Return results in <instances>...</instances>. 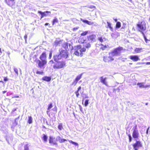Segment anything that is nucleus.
Instances as JSON below:
<instances>
[{"mask_svg":"<svg viewBox=\"0 0 150 150\" xmlns=\"http://www.w3.org/2000/svg\"><path fill=\"white\" fill-rule=\"evenodd\" d=\"M69 56V53L67 50H61L59 51V54H55L53 56V59L55 61L59 60L62 58H67Z\"/></svg>","mask_w":150,"mask_h":150,"instance_id":"f257e3e1","label":"nucleus"},{"mask_svg":"<svg viewBox=\"0 0 150 150\" xmlns=\"http://www.w3.org/2000/svg\"><path fill=\"white\" fill-rule=\"evenodd\" d=\"M136 26L137 30L142 34L144 33V32L146 31V23L143 20L141 21H139L136 24Z\"/></svg>","mask_w":150,"mask_h":150,"instance_id":"f03ea898","label":"nucleus"},{"mask_svg":"<svg viewBox=\"0 0 150 150\" xmlns=\"http://www.w3.org/2000/svg\"><path fill=\"white\" fill-rule=\"evenodd\" d=\"M86 48L84 47L82 48L81 45H77L75 49L74 54L77 56L82 57L83 54V52L86 51Z\"/></svg>","mask_w":150,"mask_h":150,"instance_id":"7ed1b4c3","label":"nucleus"},{"mask_svg":"<svg viewBox=\"0 0 150 150\" xmlns=\"http://www.w3.org/2000/svg\"><path fill=\"white\" fill-rule=\"evenodd\" d=\"M56 63L53 66V67L54 69H60L63 68L66 66V61L64 60L61 61L57 60L55 61Z\"/></svg>","mask_w":150,"mask_h":150,"instance_id":"20e7f679","label":"nucleus"},{"mask_svg":"<svg viewBox=\"0 0 150 150\" xmlns=\"http://www.w3.org/2000/svg\"><path fill=\"white\" fill-rule=\"evenodd\" d=\"M123 50V48L119 46L115 49L110 52L109 53V54H111L112 56H118L120 55L122 51Z\"/></svg>","mask_w":150,"mask_h":150,"instance_id":"39448f33","label":"nucleus"},{"mask_svg":"<svg viewBox=\"0 0 150 150\" xmlns=\"http://www.w3.org/2000/svg\"><path fill=\"white\" fill-rule=\"evenodd\" d=\"M132 131L133 137L134 139H138L139 134L137 125H135L133 127L132 129Z\"/></svg>","mask_w":150,"mask_h":150,"instance_id":"423d86ee","label":"nucleus"},{"mask_svg":"<svg viewBox=\"0 0 150 150\" xmlns=\"http://www.w3.org/2000/svg\"><path fill=\"white\" fill-rule=\"evenodd\" d=\"M79 42L81 43H83V46L86 48L88 49L90 48L91 46L90 42H86V40L83 39V38H80L79 40Z\"/></svg>","mask_w":150,"mask_h":150,"instance_id":"0eeeda50","label":"nucleus"},{"mask_svg":"<svg viewBox=\"0 0 150 150\" xmlns=\"http://www.w3.org/2000/svg\"><path fill=\"white\" fill-rule=\"evenodd\" d=\"M37 63L38 64V67L39 68H42L44 67V66L47 64V61L38 59L37 61Z\"/></svg>","mask_w":150,"mask_h":150,"instance_id":"6e6552de","label":"nucleus"},{"mask_svg":"<svg viewBox=\"0 0 150 150\" xmlns=\"http://www.w3.org/2000/svg\"><path fill=\"white\" fill-rule=\"evenodd\" d=\"M4 1L8 6L12 8H13L15 5V0H4Z\"/></svg>","mask_w":150,"mask_h":150,"instance_id":"1a4fd4ad","label":"nucleus"},{"mask_svg":"<svg viewBox=\"0 0 150 150\" xmlns=\"http://www.w3.org/2000/svg\"><path fill=\"white\" fill-rule=\"evenodd\" d=\"M49 143L53 145H57V144L55 137L52 136L49 137Z\"/></svg>","mask_w":150,"mask_h":150,"instance_id":"9d476101","label":"nucleus"},{"mask_svg":"<svg viewBox=\"0 0 150 150\" xmlns=\"http://www.w3.org/2000/svg\"><path fill=\"white\" fill-rule=\"evenodd\" d=\"M87 38L88 40L91 42H94L96 41V36L95 35L91 34L87 36Z\"/></svg>","mask_w":150,"mask_h":150,"instance_id":"9b49d317","label":"nucleus"},{"mask_svg":"<svg viewBox=\"0 0 150 150\" xmlns=\"http://www.w3.org/2000/svg\"><path fill=\"white\" fill-rule=\"evenodd\" d=\"M103 61L106 62H109L113 61L114 60V59L112 57V56H104L103 57Z\"/></svg>","mask_w":150,"mask_h":150,"instance_id":"f8f14e48","label":"nucleus"},{"mask_svg":"<svg viewBox=\"0 0 150 150\" xmlns=\"http://www.w3.org/2000/svg\"><path fill=\"white\" fill-rule=\"evenodd\" d=\"M38 13L41 15V18H42L46 16H48V13H51V12L50 11H46L44 12H42L41 11H38Z\"/></svg>","mask_w":150,"mask_h":150,"instance_id":"ddd939ff","label":"nucleus"},{"mask_svg":"<svg viewBox=\"0 0 150 150\" xmlns=\"http://www.w3.org/2000/svg\"><path fill=\"white\" fill-rule=\"evenodd\" d=\"M133 146L134 149V150H138L137 149V147H141L142 146V144L141 142L139 141H137L133 145Z\"/></svg>","mask_w":150,"mask_h":150,"instance_id":"4468645a","label":"nucleus"},{"mask_svg":"<svg viewBox=\"0 0 150 150\" xmlns=\"http://www.w3.org/2000/svg\"><path fill=\"white\" fill-rule=\"evenodd\" d=\"M83 73L79 74L77 76L75 79V80L73 82L72 84L76 85L78 81L81 78Z\"/></svg>","mask_w":150,"mask_h":150,"instance_id":"2eb2a0df","label":"nucleus"},{"mask_svg":"<svg viewBox=\"0 0 150 150\" xmlns=\"http://www.w3.org/2000/svg\"><path fill=\"white\" fill-rule=\"evenodd\" d=\"M39 58L40 60H47V54L45 52H43L40 55Z\"/></svg>","mask_w":150,"mask_h":150,"instance_id":"dca6fc26","label":"nucleus"},{"mask_svg":"<svg viewBox=\"0 0 150 150\" xmlns=\"http://www.w3.org/2000/svg\"><path fill=\"white\" fill-rule=\"evenodd\" d=\"M129 58L134 62H137L139 60V58L137 55H131Z\"/></svg>","mask_w":150,"mask_h":150,"instance_id":"f3484780","label":"nucleus"},{"mask_svg":"<svg viewBox=\"0 0 150 150\" xmlns=\"http://www.w3.org/2000/svg\"><path fill=\"white\" fill-rule=\"evenodd\" d=\"M51 77L45 76L42 78V80L43 81H45L47 82L50 81H51Z\"/></svg>","mask_w":150,"mask_h":150,"instance_id":"a211bd4d","label":"nucleus"},{"mask_svg":"<svg viewBox=\"0 0 150 150\" xmlns=\"http://www.w3.org/2000/svg\"><path fill=\"white\" fill-rule=\"evenodd\" d=\"M100 81L101 83L105 85L106 86H107L108 84L107 82H106V78H103V76H101L100 78Z\"/></svg>","mask_w":150,"mask_h":150,"instance_id":"6ab92c4d","label":"nucleus"},{"mask_svg":"<svg viewBox=\"0 0 150 150\" xmlns=\"http://www.w3.org/2000/svg\"><path fill=\"white\" fill-rule=\"evenodd\" d=\"M81 86H79L77 88V91H76L75 92V93L76 97L77 98H78L80 95L79 93V92L80 90L81 89Z\"/></svg>","mask_w":150,"mask_h":150,"instance_id":"aec40b11","label":"nucleus"},{"mask_svg":"<svg viewBox=\"0 0 150 150\" xmlns=\"http://www.w3.org/2000/svg\"><path fill=\"white\" fill-rule=\"evenodd\" d=\"M100 45L102 46L100 47V49L103 50H104L107 48L109 47V45H103V44H101Z\"/></svg>","mask_w":150,"mask_h":150,"instance_id":"412c9836","label":"nucleus"},{"mask_svg":"<svg viewBox=\"0 0 150 150\" xmlns=\"http://www.w3.org/2000/svg\"><path fill=\"white\" fill-rule=\"evenodd\" d=\"M53 107V105L52 103H50L48 106V107L47 108V114H49V112L50 110V109L51 108H52Z\"/></svg>","mask_w":150,"mask_h":150,"instance_id":"4be33fe9","label":"nucleus"},{"mask_svg":"<svg viewBox=\"0 0 150 150\" xmlns=\"http://www.w3.org/2000/svg\"><path fill=\"white\" fill-rule=\"evenodd\" d=\"M58 138L59 142L60 143H62L64 142L65 141H67V140L64 139H61L60 136H58L57 137Z\"/></svg>","mask_w":150,"mask_h":150,"instance_id":"5701e85b","label":"nucleus"},{"mask_svg":"<svg viewBox=\"0 0 150 150\" xmlns=\"http://www.w3.org/2000/svg\"><path fill=\"white\" fill-rule=\"evenodd\" d=\"M28 123L29 124H31L33 122L32 118L31 116H28Z\"/></svg>","mask_w":150,"mask_h":150,"instance_id":"b1692460","label":"nucleus"},{"mask_svg":"<svg viewBox=\"0 0 150 150\" xmlns=\"http://www.w3.org/2000/svg\"><path fill=\"white\" fill-rule=\"evenodd\" d=\"M137 85L139 86L140 88L146 87L147 86H145L143 83H137Z\"/></svg>","mask_w":150,"mask_h":150,"instance_id":"393cba45","label":"nucleus"},{"mask_svg":"<svg viewBox=\"0 0 150 150\" xmlns=\"http://www.w3.org/2000/svg\"><path fill=\"white\" fill-rule=\"evenodd\" d=\"M58 20L56 17H55L52 21V25H54L55 23H58Z\"/></svg>","mask_w":150,"mask_h":150,"instance_id":"a878e982","label":"nucleus"},{"mask_svg":"<svg viewBox=\"0 0 150 150\" xmlns=\"http://www.w3.org/2000/svg\"><path fill=\"white\" fill-rule=\"evenodd\" d=\"M142 48H136L134 50V51L137 53H139L142 51Z\"/></svg>","mask_w":150,"mask_h":150,"instance_id":"bb28decb","label":"nucleus"},{"mask_svg":"<svg viewBox=\"0 0 150 150\" xmlns=\"http://www.w3.org/2000/svg\"><path fill=\"white\" fill-rule=\"evenodd\" d=\"M42 139L44 142H46L47 141V137L46 135L44 134Z\"/></svg>","mask_w":150,"mask_h":150,"instance_id":"cd10ccee","label":"nucleus"},{"mask_svg":"<svg viewBox=\"0 0 150 150\" xmlns=\"http://www.w3.org/2000/svg\"><path fill=\"white\" fill-rule=\"evenodd\" d=\"M121 26V24L120 22H117L116 25V28H119Z\"/></svg>","mask_w":150,"mask_h":150,"instance_id":"c85d7f7f","label":"nucleus"},{"mask_svg":"<svg viewBox=\"0 0 150 150\" xmlns=\"http://www.w3.org/2000/svg\"><path fill=\"white\" fill-rule=\"evenodd\" d=\"M82 103L83 104V102L85 99L86 98H88V97L86 95L84 94L83 96H82Z\"/></svg>","mask_w":150,"mask_h":150,"instance_id":"c756f323","label":"nucleus"},{"mask_svg":"<svg viewBox=\"0 0 150 150\" xmlns=\"http://www.w3.org/2000/svg\"><path fill=\"white\" fill-rule=\"evenodd\" d=\"M98 40L101 42H103L105 40V38H103L102 37H100L98 38Z\"/></svg>","mask_w":150,"mask_h":150,"instance_id":"7c9ffc66","label":"nucleus"},{"mask_svg":"<svg viewBox=\"0 0 150 150\" xmlns=\"http://www.w3.org/2000/svg\"><path fill=\"white\" fill-rule=\"evenodd\" d=\"M62 47L64 48L65 50H67L68 47V44L66 43L63 44L62 45Z\"/></svg>","mask_w":150,"mask_h":150,"instance_id":"2f4dec72","label":"nucleus"},{"mask_svg":"<svg viewBox=\"0 0 150 150\" xmlns=\"http://www.w3.org/2000/svg\"><path fill=\"white\" fill-rule=\"evenodd\" d=\"M83 21V22L89 25H91V24H93V23L92 22H91V21H89L86 20H84Z\"/></svg>","mask_w":150,"mask_h":150,"instance_id":"473e14b6","label":"nucleus"},{"mask_svg":"<svg viewBox=\"0 0 150 150\" xmlns=\"http://www.w3.org/2000/svg\"><path fill=\"white\" fill-rule=\"evenodd\" d=\"M107 23L108 24V27H109L110 28V30L111 31H112L113 30V29L112 28L111 26V24L109 22H107Z\"/></svg>","mask_w":150,"mask_h":150,"instance_id":"72a5a7b5","label":"nucleus"},{"mask_svg":"<svg viewBox=\"0 0 150 150\" xmlns=\"http://www.w3.org/2000/svg\"><path fill=\"white\" fill-rule=\"evenodd\" d=\"M89 100L86 99L84 102V103L83 105H84L86 107L87 106L89 103Z\"/></svg>","mask_w":150,"mask_h":150,"instance_id":"f704fd0d","label":"nucleus"},{"mask_svg":"<svg viewBox=\"0 0 150 150\" xmlns=\"http://www.w3.org/2000/svg\"><path fill=\"white\" fill-rule=\"evenodd\" d=\"M58 129L61 130L63 129L62 124V123L59 124L58 126Z\"/></svg>","mask_w":150,"mask_h":150,"instance_id":"c9c22d12","label":"nucleus"},{"mask_svg":"<svg viewBox=\"0 0 150 150\" xmlns=\"http://www.w3.org/2000/svg\"><path fill=\"white\" fill-rule=\"evenodd\" d=\"M52 110L54 112L53 114L56 113L57 111V107L55 106L52 109Z\"/></svg>","mask_w":150,"mask_h":150,"instance_id":"e433bc0d","label":"nucleus"},{"mask_svg":"<svg viewBox=\"0 0 150 150\" xmlns=\"http://www.w3.org/2000/svg\"><path fill=\"white\" fill-rule=\"evenodd\" d=\"M24 150H30L28 144H25L24 146Z\"/></svg>","mask_w":150,"mask_h":150,"instance_id":"4c0bfd02","label":"nucleus"},{"mask_svg":"<svg viewBox=\"0 0 150 150\" xmlns=\"http://www.w3.org/2000/svg\"><path fill=\"white\" fill-rule=\"evenodd\" d=\"M88 33V31H85L82 32L81 34V36H85Z\"/></svg>","mask_w":150,"mask_h":150,"instance_id":"58836bf2","label":"nucleus"},{"mask_svg":"<svg viewBox=\"0 0 150 150\" xmlns=\"http://www.w3.org/2000/svg\"><path fill=\"white\" fill-rule=\"evenodd\" d=\"M69 141L70 143H71L73 144H74L75 145H78V144L75 142H73L72 140H69Z\"/></svg>","mask_w":150,"mask_h":150,"instance_id":"ea45409f","label":"nucleus"},{"mask_svg":"<svg viewBox=\"0 0 150 150\" xmlns=\"http://www.w3.org/2000/svg\"><path fill=\"white\" fill-rule=\"evenodd\" d=\"M36 73L37 74L42 75L44 73L43 71H36Z\"/></svg>","mask_w":150,"mask_h":150,"instance_id":"a19ab883","label":"nucleus"},{"mask_svg":"<svg viewBox=\"0 0 150 150\" xmlns=\"http://www.w3.org/2000/svg\"><path fill=\"white\" fill-rule=\"evenodd\" d=\"M60 41H56L54 42V44L56 46H57L60 43Z\"/></svg>","mask_w":150,"mask_h":150,"instance_id":"79ce46f5","label":"nucleus"},{"mask_svg":"<svg viewBox=\"0 0 150 150\" xmlns=\"http://www.w3.org/2000/svg\"><path fill=\"white\" fill-rule=\"evenodd\" d=\"M143 35V36H144V38L145 39V41L146 42V43H147V41L148 40L146 39V37L145 35V34H144V33H143V34H142Z\"/></svg>","mask_w":150,"mask_h":150,"instance_id":"37998d69","label":"nucleus"},{"mask_svg":"<svg viewBox=\"0 0 150 150\" xmlns=\"http://www.w3.org/2000/svg\"><path fill=\"white\" fill-rule=\"evenodd\" d=\"M14 70L16 73L17 75L18 74V69L16 68H14Z\"/></svg>","mask_w":150,"mask_h":150,"instance_id":"c03bdc74","label":"nucleus"},{"mask_svg":"<svg viewBox=\"0 0 150 150\" xmlns=\"http://www.w3.org/2000/svg\"><path fill=\"white\" fill-rule=\"evenodd\" d=\"M52 51H50V52L49 54V59H51L52 57Z\"/></svg>","mask_w":150,"mask_h":150,"instance_id":"a18cd8bd","label":"nucleus"},{"mask_svg":"<svg viewBox=\"0 0 150 150\" xmlns=\"http://www.w3.org/2000/svg\"><path fill=\"white\" fill-rule=\"evenodd\" d=\"M128 136L129 138V142H131L132 141V137L131 135L130 134H129L128 135Z\"/></svg>","mask_w":150,"mask_h":150,"instance_id":"49530a36","label":"nucleus"},{"mask_svg":"<svg viewBox=\"0 0 150 150\" xmlns=\"http://www.w3.org/2000/svg\"><path fill=\"white\" fill-rule=\"evenodd\" d=\"M88 8H90L96 9V7L94 6H90L88 7Z\"/></svg>","mask_w":150,"mask_h":150,"instance_id":"de8ad7c7","label":"nucleus"},{"mask_svg":"<svg viewBox=\"0 0 150 150\" xmlns=\"http://www.w3.org/2000/svg\"><path fill=\"white\" fill-rule=\"evenodd\" d=\"M79 28V27H78L74 28L73 29V31H75L76 30H77Z\"/></svg>","mask_w":150,"mask_h":150,"instance_id":"09e8293b","label":"nucleus"},{"mask_svg":"<svg viewBox=\"0 0 150 150\" xmlns=\"http://www.w3.org/2000/svg\"><path fill=\"white\" fill-rule=\"evenodd\" d=\"M4 81H6L8 80V79L6 77H4Z\"/></svg>","mask_w":150,"mask_h":150,"instance_id":"8fccbe9b","label":"nucleus"},{"mask_svg":"<svg viewBox=\"0 0 150 150\" xmlns=\"http://www.w3.org/2000/svg\"><path fill=\"white\" fill-rule=\"evenodd\" d=\"M24 39H25V41H26L27 40V35H25L24 36Z\"/></svg>","mask_w":150,"mask_h":150,"instance_id":"3c124183","label":"nucleus"},{"mask_svg":"<svg viewBox=\"0 0 150 150\" xmlns=\"http://www.w3.org/2000/svg\"><path fill=\"white\" fill-rule=\"evenodd\" d=\"M49 63L51 64H53L54 62L52 60H51L49 61Z\"/></svg>","mask_w":150,"mask_h":150,"instance_id":"603ef678","label":"nucleus"},{"mask_svg":"<svg viewBox=\"0 0 150 150\" xmlns=\"http://www.w3.org/2000/svg\"><path fill=\"white\" fill-rule=\"evenodd\" d=\"M79 106L80 110V111H83V110H82L83 108H82L80 105H79Z\"/></svg>","mask_w":150,"mask_h":150,"instance_id":"864d4df0","label":"nucleus"},{"mask_svg":"<svg viewBox=\"0 0 150 150\" xmlns=\"http://www.w3.org/2000/svg\"><path fill=\"white\" fill-rule=\"evenodd\" d=\"M149 127H148V128H147V130H146V133L147 134H148V131H149Z\"/></svg>","mask_w":150,"mask_h":150,"instance_id":"5fc2aeb1","label":"nucleus"},{"mask_svg":"<svg viewBox=\"0 0 150 150\" xmlns=\"http://www.w3.org/2000/svg\"><path fill=\"white\" fill-rule=\"evenodd\" d=\"M145 64L146 65H149L150 64V62H147L145 63Z\"/></svg>","mask_w":150,"mask_h":150,"instance_id":"6e6d98bb","label":"nucleus"},{"mask_svg":"<svg viewBox=\"0 0 150 150\" xmlns=\"http://www.w3.org/2000/svg\"><path fill=\"white\" fill-rule=\"evenodd\" d=\"M2 52L1 51V49L0 48V55L2 54Z\"/></svg>","mask_w":150,"mask_h":150,"instance_id":"4d7b16f0","label":"nucleus"},{"mask_svg":"<svg viewBox=\"0 0 150 150\" xmlns=\"http://www.w3.org/2000/svg\"><path fill=\"white\" fill-rule=\"evenodd\" d=\"M19 97V96H15L14 97H13V98H18Z\"/></svg>","mask_w":150,"mask_h":150,"instance_id":"13d9d810","label":"nucleus"},{"mask_svg":"<svg viewBox=\"0 0 150 150\" xmlns=\"http://www.w3.org/2000/svg\"><path fill=\"white\" fill-rule=\"evenodd\" d=\"M49 25V24L48 23H45V25Z\"/></svg>","mask_w":150,"mask_h":150,"instance_id":"bf43d9fd","label":"nucleus"},{"mask_svg":"<svg viewBox=\"0 0 150 150\" xmlns=\"http://www.w3.org/2000/svg\"><path fill=\"white\" fill-rule=\"evenodd\" d=\"M6 92V91H2V93H4Z\"/></svg>","mask_w":150,"mask_h":150,"instance_id":"052dcab7","label":"nucleus"},{"mask_svg":"<svg viewBox=\"0 0 150 150\" xmlns=\"http://www.w3.org/2000/svg\"><path fill=\"white\" fill-rule=\"evenodd\" d=\"M114 20L115 21V22H117V19H114Z\"/></svg>","mask_w":150,"mask_h":150,"instance_id":"680f3d73","label":"nucleus"},{"mask_svg":"<svg viewBox=\"0 0 150 150\" xmlns=\"http://www.w3.org/2000/svg\"><path fill=\"white\" fill-rule=\"evenodd\" d=\"M0 82L3 83V81H0Z\"/></svg>","mask_w":150,"mask_h":150,"instance_id":"e2e57ef3","label":"nucleus"},{"mask_svg":"<svg viewBox=\"0 0 150 150\" xmlns=\"http://www.w3.org/2000/svg\"><path fill=\"white\" fill-rule=\"evenodd\" d=\"M146 105H147L148 104V103H145Z\"/></svg>","mask_w":150,"mask_h":150,"instance_id":"0e129e2a","label":"nucleus"},{"mask_svg":"<svg viewBox=\"0 0 150 150\" xmlns=\"http://www.w3.org/2000/svg\"><path fill=\"white\" fill-rule=\"evenodd\" d=\"M149 6L150 8V3H149Z\"/></svg>","mask_w":150,"mask_h":150,"instance_id":"69168bd1","label":"nucleus"},{"mask_svg":"<svg viewBox=\"0 0 150 150\" xmlns=\"http://www.w3.org/2000/svg\"><path fill=\"white\" fill-rule=\"evenodd\" d=\"M145 64V63H142V64Z\"/></svg>","mask_w":150,"mask_h":150,"instance_id":"338daca9","label":"nucleus"},{"mask_svg":"<svg viewBox=\"0 0 150 150\" xmlns=\"http://www.w3.org/2000/svg\"><path fill=\"white\" fill-rule=\"evenodd\" d=\"M149 59L150 60V56L149 57Z\"/></svg>","mask_w":150,"mask_h":150,"instance_id":"774afa93","label":"nucleus"}]
</instances>
